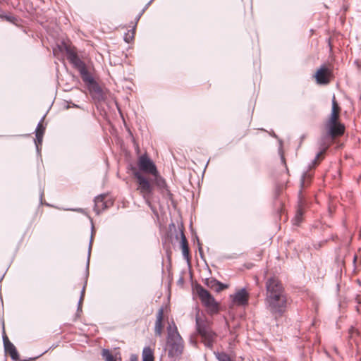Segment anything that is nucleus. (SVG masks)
<instances>
[{
  "mask_svg": "<svg viewBox=\"0 0 361 361\" xmlns=\"http://www.w3.org/2000/svg\"><path fill=\"white\" fill-rule=\"evenodd\" d=\"M265 288L264 302L267 310L275 319L281 318L291 303L284 285L278 277L271 276L267 279Z\"/></svg>",
  "mask_w": 361,
  "mask_h": 361,
  "instance_id": "obj_1",
  "label": "nucleus"
},
{
  "mask_svg": "<svg viewBox=\"0 0 361 361\" xmlns=\"http://www.w3.org/2000/svg\"><path fill=\"white\" fill-rule=\"evenodd\" d=\"M137 167V170L133 171V176L137 183V190L146 203L150 204L154 187L150 180L145 175L152 176L157 173V168L147 154L139 157Z\"/></svg>",
  "mask_w": 361,
  "mask_h": 361,
  "instance_id": "obj_2",
  "label": "nucleus"
},
{
  "mask_svg": "<svg viewBox=\"0 0 361 361\" xmlns=\"http://www.w3.org/2000/svg\"><path fill=\"white\" fill-rule=\"evenodd\" d=\"M61 49L66 52L67 59L70 63L79 72L82 81L88 85H93L94 92L102 95V90L101 87L95 82L94 78L87 69L86 63L78 55L76 48L63 42Z\"/></svg>",
  "mask_w": 361,
  "mask_h": 361,
  "instance_id": "obj_3",
  "label": "nucleus"
},
{
  "mask_svg": "<svg viewBox=\"0 0 361 361\" xmlns=\"http://www.w3.org/2000/svg\"><path fill=\"white\" fill-rule=\"evenodd\" d=\"M183 343V340L178 331L176 324L174 322H172L167 327L169 355L172 357L180 355L184 348Z\"/></svg>",
  "mask_w": 361,
  "mask_h": 361,
  "instance_id": "obj_4",
  "label": "nucleus"
},
{
  "mask_svg": "<svg viewBox=\"0 0 361 361\" xmlns=\"http://www.w3.org/2000/svg\"><path fill=\"white\" fill-rule=\"evenodd\" d=\"M212 322L207 319L196 317V329L198 334L201 336L202 342L209 348L213 349L214 343L217 337L212 327Z\"/></svg>",
  "mask_w": 361,
  "mask_h": 361,
  "instance_id": "obj_5",
  "label": "nucleus"
},
{
  "mask_svg": "<svg viewBox=\"0 0 361 361\" xmlns=\"http://www.w3.org/2000/svg\"><path fill=\"white\" fill-rule=\"evenodd\" d=\"M197 293L202 305L210 314H217L219 311V303L210 293L201 286H197Z\"/></svg>",
  "mask_w": 361,
  "mask_h": 361,
  "instance_id": "obj_6",
  "label": "nucleus"
},
{
  "mask_svg": "<svg viewBox=\"0 0 361 361\" xmlns=\"http://www.w3.org/2000/svg\"><path fill=\"white\" fill-rule=\"evenodd\" d=\"M94 202V211L97 214H99L113 204V202L110 199H108L107 195L105 194H102L95 197Z\"/></svg>",
  "mask_w": 361,
  "mask_h": 361,
  "instance_id": "obj_7",
  "label": "nucleus"
},
{
  "mask_svg": "<svg viewBox=\"0 0 361 361\" xmlns=\"http://www.w3.org/2000/svg\"><path fill=\"white\" fill-rule=\"evenodd\" d=\"M326 126L328 128V134L332 138L340 137L345 133V126L339 121H327Z\"/></svg>",
  "mask_w": 361,
  "mask_h": 361,
  "instance_id": "obj_8",
  "label": "nucleus"
},
{
  "mask_svg": "<svg viewBox=\"0 0 361 361\" xmlns=\"http://www.w3.org/2000/svg\"><path fill=\"white\" fill-rule=\"evenodd\" d=\"M331 71L325 66H321L315 73L317 82L319 85H326L330 82Z\"/></svg>",
  "mask_w": 361,
  "mask_h": 361,
  "instance_id": "obj_9",
  "label": "nucleus"
},
{
  "mask_svg": "<svg viewBox=\"0 0 361 361\" xmlns=\"http://www.w3.org/2000/svg\"><path fill=\"white\" fill-rule=\"evenodd\" d=\"M233 303L240 306H245L248 304L249 293L245 288H241L236 291V293L231 295Z\"/></svg>",
  "mask_w": 361,
  "mask_h": 361,
  "instance_id": "obj_10",
  "label": "nucleus"
},
{
  "mask_svg": "<svg viewBox=\"0 0 361 361\" xmlns=\"http://www.w3.org/2000/svg\"><path fill=\"white\" fill-rule=\"evenodd\" d=\"M152 176L153 177L152 182L158 188L161 193L166 194L169 196L172 195L168 188L165 179L160 175L159 171H157V173L152 175Z\"/></svg>",
  "mask_w": 361,
  "mask_h": 361,
  "instance_id": "obj_11",
  "label": "nucleus"
},
{
  "mask_svg": "<svg viewBox=\"0 0 361 361\" xmlns=\"http://www.w3.org/2000/svg\"><path fill=\"white\" fill-rule=\"evenodd\" d=\"M3 342L6 353H8L14 361L19 360V355L15 345L9 341L8 336L4 331Z\"/></svg>",
  "mask_w": 361,
  "mask_h": 361,
  "instance_id": "obj_12",
  "label": "nucleus"
},
{
  "mask_svg": "<svg viewBox=\"0 0 361 361\" xmlns=\"http://www.w3.org/2000/svg\"><path fill=\"white\" fill-rule=\"evenodd\" d=\"M164 307H161V308L159 309L156 316V321L154 324V334L156 336L158 337H161L164 332Z\"/></svg>",
  "mask_w": 361,
  "mask_h": 361,
  "instance_id": "obj_13",
  "label": "nucleus"
},
{
  "mask_svg": "<svg viewBox=\"0 0 361 361\" xmlns=\"http://www.w3.org/2000/svg\"><path fill=\"white\" fill-rule=\"evenodd\" d=\"M204 284L208 288L215 290L217 293H219L228 287V285L222 283L214 278L206 279L204 281Z\"/></svg>",
  "mask_w": 361,
  "mask_h": 361,
  "instance_id": "obj_14",
  "label": "nucleus"
},
{
  "mask_svg": "<svg viewBox=\"0 0 361 361\" xmlns=\"http://www.w3.org/2000/svg\"><path fill=\"white\" fill-rule=\"evenodd\" d=\"M180 247L182 249V253L183 256L185 259H186L188 262L190 261V250L188 247V243L187 240V238L183 233V231H180Z\"/></svg>",
  "mask_w": 361,
  "mask_h": 361,
  "instance_id": "obj_15",
  "label": "nucleus"
},
{
  "mask_svg": "<svg viewBox=\"0 0 361 361\" xmlns=\"http://www.w3.org/2000/svg\"><path fill=\"white\" fill-rule=\"evenodd\" d=\"M44 117L41 119V121L38 123L36 130H35V144L37 146L38 145H41L42 142L43 136L45 132V127L43 126Z\"/></svg>",
  "mask_w": 361,
  "mask_h": 361,
  "instance_id": "obj_16",
  "label": "nucleus"
},
{
  "mask_svg": "<svg viewBox=\"0 0 361 361\" xmlns=\"http://www.w3.org/2000/svg\"><path fill=\"white\" fill-rule=\"evenodd\" d=\"M341 108L338 106L335 97L334 96L332 99V109L330 117L328 121H338L339 116H340Z\"/></svg>",
  "mask_w": 361,
  "mask_h": 361,
  "instance_id": "obj_17",
  "label": "nucleus"
},
{
  "mask_svg": "<svg viewBox=\"0 0 361 361\" xmlns=\"http://www.w3.org/2000/svg\"><path fill=\"white\" fill-rule=\"evenodd\" d=\"M304 203L301 199L298 202V209L296 211L295 216L293 219V224L295 225H299L302 220V216L304 214Z\"/></svg>",
  "mask_w": 361,
  "mask_h": 361,
  "instance_id": "obj_18",
  "label": "nucleus"
},
{
  "mask_svg": "<svg viewBox=\"0 0 361 361\" xmlns=\"http://www.w3.org/2000/svg\"><path fill=\"white\" fill-rule=\"evenodd\" d=\"M142 361H154L153 351L149 347L143 349Z\"/></svg>",
  "mask_w": 361,
  "mask_h": 361,
  "instance_id": "obj_19",
  "label": "nucleus"
},
{
  "mask_svg": "<svg viewBox=\"0 0 361 361\" xmlns=\"http://www.w3.org/2000/svg\"><path fill=\"white\" fill-rule=\"evenodd\" d=\"M328 147H329L328 146H323L320 149V151L316 154L315 158L312 161V165L314 166H315L319 164V159H323L324 158V154H325V152L327 150Z\"/></svg>",
  "mask_w": 361,
  "mask_h": 361,
  "instance_id": "obj_20",
  "label": "nucleus"
},
{
  "mask_svg": "<svg viewBox=\"0 0 361 361\" xmlns=\"http://www.w3.org/2000/svg\"><path fill=\"white\" fill-rule=\"evenodd\" d=\"M214 353L219 361H233L230 355L225 352H214Z\"/></svg>",
  "mask_w": 361,
  "mask_h": 361,
  "instance_id": "obj_21",
  "label": "nucleus"
},
{
  "mask_svg": "<svg viewBox=\"0 0 361 361\" xmlns=\"http://www.w3.org/2000/svg\"><path fill=\"white\" fill-rule=\"evenodd\" d=\"M102 356L106 361H116V358L108 349L103 350Z\"/></svg>",
  "mask_w": 361,
  "mask_h": 361,
  "instance_id": "obj_22",
  "label": "nucleus"
},
{
  "mask_svg": "<svg viewBox=\"0 0 361 361\" xmlns=\"http://www.w3.org/2000/svg\"><path fill=\"white\" fill-rule=\"evenodd\" d=\"M309 178H310L306 173H305L302 175L301 180H300V187L302 189L304 188L305 187H306L307 184H309V180L307 181V179H309Z\"/></svg>",
  "mask_w": 361,
  "mask_h": 361,
  "instance_id": "obj_23",
  "label": "nucleus"
},
{
  "mask_svg": "<svg viewBox=\"0 0 361 361\" xmlns=\"http://www.w3.org/2000/svg\"><path fill=\"white\" fill-rule=\"evenodd\" d=\"M85 286L86 285L83 286L82 289L81 293H80V299H79V301H78V309H80L81 307L82 302V301L84 300V298H85Z\"/></svg>",
  "mask_w": 361,
  "mask_h": 361,
  "instance_id": "obj_24",
  "label": "nucleus"
},
{
  "mask_svg": "<svg viewBox=\"0 0 361 361\" xmlns=\"http://www.w3.org/2000/svg\"><path fill=\"white\" fill-rule=\"evenodd\" d=\"M135 31L133 30L131 32L130 31L125 35L124 39L126 42H130L134 37Z\"/></svg>",
  "mask_w": 361,
  "mask_h": 361,
  "instance_id": "obj_25",
  "label": "nucleus"
},
{
  "mask_svg": "<svg viewBox=\"0 0 361 361\" xmlns=\"http://www.w3.org/2000/svg\"><path fill=\"white\" fill-rule=\"evenodd\" d=\"M154 0H150L149 3L146 5L145 8L141 11V13L138 15L137 18V20H138L140 18V16L142 15V13L145 12V10L147 8V7Z\"/></svg>",
  "mask_w": 361,
  "mask_h": 361,
  "instance_id": "obj_26",
  "label": "nucleus"
},
{
  "mask_svg": "<svg viewBox=\"0 0 361 361\" xmlns=\"http://www.w3.org/2000/svg\"><path fill=\"white\" fill-rule=\"evenodd\" d=\"M130 361H138V357L135 355H132L130 357Z\"/></svg>",
  "mask_w": 361,
  "mask_h": 361,
  "instance_id": "obj_27",
  "label": "nucleus"
},
{
  "mask_svg": "<svg viewBox=\"0 0 361 361\" xmlns=\"http://www.w3.org/2000/svg\"><path fill=\"white\" fill-rule=\"evenodd\" d=\"M0 18H5V19H6L7 20H11L10 16H2V15H0Z\"/></svg>",
  "mask_w": 361,
  "mask_h": 361,
  "instance_id": "obj_28",
  "label": "nucleus"
},
{
  "mask_svg": "<svg viewBox=\"0 0 361 361\" xmlns=\"http://www.w3.org/2000/svg\"><path fill=\"white\" fill-rule=\"evenodd\" d=\"M197 241H198V245H199V250H200V253H201V252H202V247H201V245H200V243L199 240H197Z\"/></svg>",
  "mask_w": 361,
  "mask_h": 361,
  "instance_id": "obj_29",
  "label": "nucleus"
},
{
  "mask_svg": "<svg viewBox=\"0 0 361 361\" xmlns=\"http://www.w3.org/2000/svg\"><path fill=\"white\" fill-rule=\"evenodd\" d=\"M356 259H357V257H356V256H355V257H354V262H355V261H356Z\"/></svg>",
  "mask_w": 361,
  "mask_h": 361,
  "instance_id": "obj_30",
  "label": "nucleus"
}]
</instances>
